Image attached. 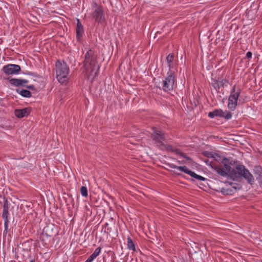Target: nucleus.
Masks as SVG:
<instances>
[{
    "label": "nucleus",
    "mask_w": 262,
    "mask_h": 262,
    "mask_svg": "<svg viewBox=\"0 0 262 262\" xmlns=\"http://www.w3.org/2000/svg\"><path fill=\"white\" fill-rule=\"evenodd\" d=\"M151 138L156 143L162 145L163 141L165 140V135L164 133L160 130L153 129L151 134Z\"/></svg>",
    "instance_id": "obj_9"
},
{
    "label": "nucleus",
    "mask_w": 262,
    "mask_h": 262,
    "mask_svg": "<svg viewBox=\"0 0 262 262\" xmlns=\"http://www.w3.org/2000/svg\"><path fill=\"white\" fill-rule=\"evenodd\" d=\"M254 171L255 173H257L259 175V177H262V168L260 166H255L254 168Z\"/></svg>",
    "instance_id": "obj_24"
},
{
    "label": "nucleus",
    "mask_w": 262,
    "mask_h": 262,
    "mask_svg": "<svg viewBox=\"0 0 262 262\" xmlns=\"http://www.w3.org/2000/svg\"><path fill=\"white\" fill-rule=\"evenodd\" d=\"M76 31L77 39L78 41H80L83 33V27L78 19H77Z\"/></svg>",
    "instance_id": "obj_11"
},
{
    "label": "nucleus",
    "mask_w": 262,
    "mask_h": 262,
    "mask_svg": "<svg viewBox=\"0 0 262 262\" xmlns=\"http://www.w3.org/2000/svg\"><path fill=\"white\" fill-rule=\"evenodd\" d=\"M80 192L83 196L86 197L88 196V189L86 187L82 186L80 189Z\"/></svg>",
    "instance_id": "obj_23"
},
{
    "label": "nucleus",
    "mask_w": 262,
    "mask_h": 262,
    "mask_svg": "<svg viewBox=\"0 0 262 262\" xmlns=\"http://www.w3.org/2000/svg\"><path fill=\"white\" fill-rule=\"evenodd\" d=\"M101 248L98 247L96 248L93 254H92L88 258V260L92 262L97 256H98L101 252Z\"/></svg>",
    "instance_id": "obj_17"
},
{
    "label": "nucleus",
    "mask_w": 262,
    "mask_h": 262,
    "mask_svg": "<svg viewBox=\"0 0 262 262\" xmlns=\"http://www.w3.org/2000/svg\"><path fill=\"white\" fill-rule=\"evenodd\" d=\"M3 72L7 75L18 74L21 70L20 67L17 64H9L5 66L2 69Z\"/></svg>",
    "instance_id": "obj_8"
},
{
    "label": "nucleus",
    "mask_w": 262,
    "mask_h": 262,
    "mask_svg": "<svg viewBox=\"0 0 262 262\" xmlns=\"http://www.w3.org/2000/svg\"><path fill=\"white\" fill-rule=\"evenodd\" d=\"M127 248L129 250H132L134 251L136 250L135 245L133 240L130 237L127 238Z\"/></svg>",
    "instance_id": "obj_20"
},
{
    "label": "nucleus",
    "mask_w": 262,
    "mask_h": 262,
    "mask_svg": "<svg viewBox=\"0 0 262 262\" xmlns=\"http://www.w3.org/2000/svg\"><path fill=\"white\" fill-rule=\"evenodd\" d=\"M30 262H35V260H31Z\"/></svg>",
    "instance_id": "obj_33"
},
{
    "label": "nucleus",
    "mask_w": 262,
    "mask_h": 262,
    "mask_svg": "<svg viewBox=\"0 0 262 262\" xmlns=\"http://www.w3.org/2000/svg\"><path fill=\"white\" fill-rule=\"evenodd\" d=\"M252 53L251 52H248L246 55V57L248 59H250L252 58Z\"/></svg>",
    "instance_id": "obj_28"
},
{
    "label": "nucleus",
    "mask_w": 262,
    "mask_h": 262,
    "mask_svg": "<svg viewBox=\"0 0 262 262\" xmlns=\"http://www.w3.org/2000/svg\"><path fill=\"white\" fill-rule=\"evenodd\" d=\"M228 163V160L224 158L220 164H213L212 167L222 177L229 176L231 179L236 181L244 178L249 184L252 185L254 183L253 176L244 165H237L235 168L231 169Z\"/></svg>",
    "instance_id": "obj_1"
},
{
    "label": "nucleus",
    "mask_w": 262,
    "mask_h": 262,
    "mask_svg": "<svg viewBox=\"0 0 262 262\" xmlns=\"http://www.w3.org/2000/svg\"><path fill=\"white\" fill-rule=\"evenodd\" d=\"M197 180H199V181H204L206 180V179L205 178H204L202 176H201L200 175H198L197 176V178L196 179Z\"/></svg>",
    "instance_id": "obj_27"
},
{
    "label": "nucleus",
    "mask_w": 262,
    "mask_h": 262,
    "mask_svg": "<svg viewBox=\"0 0 262 262\" xmlns=\"http://www.w3.org/2000/svg\"><path fill=\"white\" fill-rule=\"evenodd\" d=\"M9 205L8 204V201L7 199H6L5 197L4 198V204L3 205V214L2 217L4 220V227H5V232L6 234L8 232V225H9V220H8V215H9Z\"/></svg>",
    "instance_id": "obj_7"
},
{
    "label": "nucleus",
    "mask_w": 262,
    "mask_h": 262,
    "mask_svg": "<svg viewBox=\"0 0 262 262\" xmlns=\"http://www.w3.org/2000/svg\"><path fill=\"white\" fill-rule=\"evenodd\" d=\"M175 71L168 72L167 76L165 80H163L162 83V89L163 91L168 92L173 89L175 81Z\"/></svg>",
    "instance_id": "obj_6"
},
{
    "label": "nucleus",
    "mask_w": 262,
    "mask_h": 262,
    "mask_svg": "<svg viewBox=\"0 0 262 262\" xmlns=\"http://www.w3.org/2000/svg\"><path fill=\"white\" fill-rule=\"evenodd\" d=\"M241 92V90L239 88H237L235 85L233 86L228 98V108L231 111L235 110L237 106V100Z\"/></svg>",
    "instance_id": "obj_5"
},
{
    "label": "nucleus",
    "mask_w": 262,
    "mask_h": 262,
    "mask_svg": "<svg viewBox=\"0 0 262 262\" xmlns=\"http://www.w3.org/2000/svg\"><path fill=\"white\" fill-rule=\"evenodd\" d=\"M258 181L260 184V187L262 188V177H259Z\"/></svg>",
    "instance_id": "obj_31"
},
{
    "label": "nucleus",
    "mask_w": 262,
    "mask_h": 262,
    "mask_svg": "<svg viewBox=\"0 0 262 262\" xmlns=\"http://www.w3.org/2000/svg\"><path fill=\"white\" fill-rule=\"evenodd\" d=\"M240 187L237 188L235 186H232L231 188H223L222 189V192L225 195H232L234 193L237 189H239Z\"/></svg>",
    "instance_id": "obj_15"
},
{
    "label": "nucleus",
    "mask_w": 262,
    "mask_h": 262,
    "mask_svg": "<svg viewBox=\"0 0 262 262\" xmlns=\"http://www.w3.org/2000/svg\"><path fill=\"white\" fill-rule=\"evenodd\" d=\"M84 66L86 70H90L91 73L96 71L95 74L98 71L99 67L97 61V54L92 50L88 51L85 55Z\"/></svg>",
    "instance_id": "obj_3"
},
{
    "label": "nucleus",
    "mask_w": 262,
    "mask_h": 262,
    "mask_svg": "<svg viewBox=\"0 0 262 262\" xmlns=\"http://www.w3.org/2000/svg\"><path fill=\"white\" fill-rule=\"evenodd\" d=\"M177 155L180 156L181 157L186 159L188 160H190V158L187 157L184 153L182 152L180 149H176L173 150Z\"/></svg>",
    "instance_id": "obj_22"
},
{
    "label": "nucleus",
    "mask_w": 262,
    "mask_h": 262,
    "mask_svg": "<svg viewBox=\"0 0 262 262\" xmlns=\"http://www.w3.org/2000/svg\"><path fill=\"white\" fill-rule=\"evenodd\" d=\"M166 165L168 166L169 167L172 168L177 169L181 171H183L184 172L188 174V171H189V169L186 166H177L172 163H166Z\"/></svg>",
    "instance_id": "obj_16"
},
{
    "label": "nucleus",
    "mask_w": 262,
    "mask_h": 262,
    "mask_svg": "<svg viewBox=\"0 0 262 262\" xmlns=\"http://www.w3.org/2000/svg\"><path fill=\"white\" fill-rule=\"evenodd\" d=\"M226 82L227 81L225 79H222L221 80H220L219 79L217 80L213 79L212 85L216 91H218L221 87L224 86Z\"/></svg>",
    "instance_id": "obj_13"
},
{
    "label": "nucleus",
    "mask_w": 262,
    "mask_h": 262,
    "mask_svg": "<svg viewBox=\"0 0 262 262\" xmlns=\"http://www.w3.org/2000/svg\"><path fill=\"white\" fill-rule=\"evenodd\" d=\"M188 174L190 175L191 177L196 179L198 174H196L194 172L189 170Z\"/></svg>",
    "instance_id": "obj_25"
},
{
    "label": "nucleus",
    "mask_w": 262,
    "mask_h": 262,
    "mask_svg": "<svg viewBox=\"0 0 262 262\" xmlns=\"http://www.w3.org/2000/svg\"><path fill=\"white\" fill-rule=\"evenodd\" d=\"M27 88L30 89V90H35V86L33 85H27L26 86Z\"/></svg>",
    "instance_id": "obj_29"
},
{
    "label": "nucleus",
    "mask_w": 262,
    "mask_h": 262,
    "mask_svg": "<svg viewBox=\"0 0 262 262\" xmlns=\"http://www.w3.org/2000/svg\"><path fill=\"white\" fill-rule=\"evenodd\" d=\"M174 55L173 54H169L166 57V61L169 67V71H174L173 69L174 68L173 63Z\"/></svg>",
    "instance_id": "obj_14"
},
{
    "label": "nucleus",
    "mask_w": 262,
    "mask_h": 262,
    "mask_svg": "<svg viewBox=\"0 0 262 262\" xmlns=\"http://www.w3.org/2000/svg\"><path fill=\"white\" fill-rule=\"evenodd\" d=\"M205 155L208 157H212V153L210 152H207L206 154H205Z\"/></svg>",
    "instance_id": "obj_30"
},
{
    "label": "nucleus",
    "mask_w": 262,
    "mask_h": 262,
    "mask_svg": "<svg viewBox=\"0 0 262 262\" xmlns=\"http://www.w3.org/2000/svg\"><path fill=\"white\" fill-rule=\"evenodd\" d=\"M17 92L24 97L30 98L32 96L31 93L27 90H22L19 91L17 90Z\"/></svg>",
    "instance_id": "obj_18"
},
{
    "label": "nucleus",
    "mask_w": 262,
    "mask_h": 262,
    "mask_svg": "<svg viewBox=\"0 0 262 262\" xmlns=\"http://www.w3.org/2000/svg\"><path fill=\"white\" fill-rule=\"evenodd\" d=\"M9 82L11 84L19 86H25V84L28 82V81L26 79H20L16 78H12L9 80Z\"/></svg>",
    "instance_id": "obj_12"
},
{
    "label": "nucleus",
    "mask_w": 262,
    "mask_h": 262,
    "mask_svg": "<svg viewBox=\"0 0 262 262\" xmlns=\"http://www.w3.org/2000/svg\"><path fill=\"white\" fill-rule=\"evenodd\" d=\"M85 262H90L88 260H86Z\"/></svg>",
    "instance_id": "obj_35"
},
{
    "label": "nucleus",
    "mask_w": 262,
    "mask_h": 262,
    "mask_svg": "<svg viewBox=\"0 0 262 262\" xmlns=\"http://www.w3.org/2000/svg\"><path fill=\"white\" fill-rule=\"evenodd\" d=\"M92 7L93 10L91 13L92 18L98 23L101 24L104 22V12L102 7L98 5L96 2H93L92 4Z\"/></svg>",
    "instance_id": "obj_4"
},
{
    "label": "nucleus",
    "mask_w": 262,
    "mask_h": 262,
    "mask_svg": "<svg viewBox=\"0 0 262 262\" xmlns=\"http://www.w3.org/2000/svg\"><path fill=\"white\" fill-rule=\"evenodd\" d=\"M56 78L59 82L66 84L69 80V68L66 62L57 61L55 64Z\"/></svg>",
    "instance_id": "obj_2"
},
{
    "label": "nucleus",
    "mask_w": 262,
    "mask_h": 262,
    "mask_svg": "<svg viewBox=\"0 0 262 262\" xmlns=\"http://www.w3.org/2000/svg\"><path fill=\"white\" fill-rule=\"evenodd\" d=\"M31 111V107H25L22 109H15L14 114L18 118L27 117Z\"/></svg>",
    "instance_id": "obj_10"
},
{
    "label": "nucleus",
    "mask_w": 262,
    "mask_h": 262,
    "mask_svg": "<svg viewBox=\"0 0 262 262\" xmlns=\"http://www.w3.org/2000/svg\"><path fill=\"white\" fill-rule=\"evenodd\" d=\"M53 225H48L47 226H46L45 228H44V231L46 232L47 233V232L49 231V230L51 229L52 230H53Z\"/></svg>",
    "instance_id": "obj_26"
},
{
    "label": "nucleus",
    "mask_w": 262,
    "mask_h": 262,
    "mask_svg": "<svg viewBox=\"0 0 262 262\" xmlns=\"http://www.w3.org/2000/svg\"><path fill=\"white\" fill-rule=\"evenodd\" d=\"M177 162L179 163V164H182V163H183V162H181L180 161H178Z\"/></svg>",
    "instance_id": "obj_32"
},
{
    "label": "nucleus",
    "mask_w": 262,
    "mask_h": 262,
    "mask_svg": "<svg viewBox=\"0 0 262 262\" xmlns=\"http://www.w3.org/2000/svg\"><path fill=\"white\" fill-rule=\"evenodd\" d=\"M221 113H222V110H215L211 112H209L208 114V117L211 118H213L215 116L220 117Z\"/></svg>",
    "instance_id": "obj_19"
},
{
    "label": "nucleus",
    "mask_w": 262,
    "mask_h": 262,
    "mask_svg": "<svg viewBox=\"0 0 262 262\" xmlns=\"http://www.w3.org/2000/svg\"><path fill=\"white\" fill-rule=\"evenodd\" d=\"M232 116V115L231 112L227 111L225 112L222 111V113H221L220 117L225 118L226 119L228 120L231 118Z\"/></svg>",
    "instance_id": "obj_21"
},
{
    "label": "nucleus",
    "mask_w": 262,
    "mask_h": 262,
    "mask_svg": "<svg viewBox=\"0 0 262 262\" xmlns=\"http://www.w3.org/2000/svg\"><path fill=\"white\" fill-rule=\"evenodd\" d=\"M159 33H159V32H157L156 33V35H158V34H159Z\"/></svg>",
    "instance_id": "obj_34"
}]
</instances>
